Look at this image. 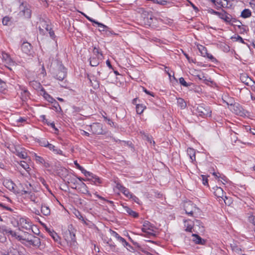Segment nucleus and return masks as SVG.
<instances>
[{
    "mask_svg": "<svg viewBox=\"0 0 255 255\" xmlns=\"http://www.w3.org/2000/svg\"><path fill=\"white\" fill-rule=\"evenodd\" d=\"M35 160L40 163L43 164L45 161L43 158L40 156L37 155L36 154H34Z\"/></svg>",
    "mask_w": 255,
    "mask_h": 255,
    "instance_id": "obj_42",
    "label": "nucleus"
},
{
    "mask_svg": "<svg viewBox=\"0 0 255 255\" xmlns=\"http://www.w3.org/2000/svg\"><path fill=\"white\" fill-rule=\"evenodd\" d=\"M2 58L7 64H10L13 62L9 55L4 52H2Z\"/></svg>",
    "mask_w": 255,
    "mask_h": 255,
    "instance_id": "obj_23",
    "label": "nucleus"
},
{
    "mask_svg": "<svg viewBox=\"0 0 255 255\" xmlns=\"http://www.w3.org/2000/svg\"><path fill=\"white\" fill-rule=\"evenodd\" d=\"M241 81L248 86H251L254 81L246 74H242L240 76Z\"/></svg>",
    "mask_w": 255,
    "mask_h": 255,
    "instance_id": "obj_9",
    "label": "nucleus"
},
{
    "mask_svg": "<svg viewBox=\"0 0 255 255\" xmlns=\"http://www.w3.org/2000/svg\"><path fill=\"white\" fill-rule=\"evenodd\" d=\"M111 234H112V235L114 237H115V238L118 239L120 237V236L119 235V234L116 233V232L114 231H112L111 230Z\"/></svg>",
    "mask_w": 255,
    "mask_h": 255,
    "instance_id": "obj_50",
    "label": "nucleus"
},
{
    "mask_svg": "<svg viewBox=\"0 0 255 255\" xmlns=\"http://www.w3.org/2000/svg\"><path fill=\"white\" fill-rule=\"evenodd\" d=\"M130 198H132V200L136 203L139 204V199L136 197V196L131 195V197H130Z\"/></svg>",
    "mask_w": 255,
    "mask_h": 255,
    "instance_id": "obj_49",
    "label": "nucleus"
},
{
    "mask_svg": "<svg viewBox=\"0 0 255 255\" xmlns=\"http://www.w3.org/2000/svg\"><path fill=\"white\" fill-rule=\"evenodd\" d=\"M20 165L26 171H28L27 169H29V165L24 161H21L20 162Z\"/></svg>",
    "mask_w": 255,
    "mask_h": 255,
    "instance_id": "obj_44",
    "label": "nucleus"
},
{
    "mask_svg": "<svg viewBox=\"0 0 255 255\" xmlns=\"http://www.w3.org/2000/svg\"><path fill=\"white\" fill-rule=\"evenodd\" d=\"M177 104L181 109H184L186 107V103L185 101L182 98L177 99Z\"/></svg>",
    "mask_w": 255,
    "mask_h": 255,
    "instance_id": "obj_34",
    "label": "nucleus"
},
{
    "mask_svg": "<svg viewBox=\"0 0 255 255\" xmlns=\"http://www.w3.org/2000/svg\"><path fill=\"white\" fill-rule=\"evenodd\" d=\"M86 18L93 23H96V22H97V21L95 20L94 19H92L88 16H86Z\"/></svg>",
    "mask_w": 255,
    "mask_h": 255,
    "instance_id": "obj_59",
    "label": "nucleus"
},
{
    "mask_svg": "<svg viewBox=\"0 0 255 255\" xmlns=\"http://www.w3.org/2000/svg\"><path fill=\"white\" fill-rule=\"evenodd\" d=\"M90 176H87L89 177V178H87V180L93 182L95 185H98L101 183V180L98 177L94 175L92 173H90Z\"/></svg>",
    "mask_w": 255,
    "mask_h": 255,
    "instance_id": "obj_14",
    "label": "nucleus"
},
{
    "mask_svg": "<svg viewBox=\"0 0 255 255\" xmlns=\"http://www.w3.org/2000/svg\"><path fill=\"white\" fill-rule=\"evenodd\" d=\"M66 72L64 68H60L56 75V78L59 81H62L66 77Z\"/></svg>",
    "mask_w": 255,
    "mask_h": 255,
    "instance_id": "obj_11",
    "label": "nucleus"
},
{
    "mask_svg": "<svg viewBox=\"0 0 255 255\" xmlns=\"http://www.w3.org/2000/svg\"><path fill=\"white\" fill-rule=\"evenodd\" d=\"M21 49L24 53L28 54L31 50V45L28 42H23L21 45Z\"/></svg>",
    "mask_w": 255,
    "mask_h": 255,
    "instance_id": "obj_13",
    "label": "nucleus"
},
{
    "mask_svg": "<svg viewBox=\"0 0 255 255\" xmlns=\"http://www.w3.org/2000/svg\"><path fill=\"white\" fill-rule=\"evenodd\" d=\"M0 206L2 207L4 209H5L7 210H8V211H11L12 210L10 208L6 207V206H4V205H3L1 203H0Z\"/></svg>",
    "mask_w": 255,
    "mask_h": 255,
    "instance_id": "obj_56",
    "label": "nucleus"
},
{
    "mask_svg": "<svg viewBox=\"0 0 255 255\" xmlns=\"http://www.w3.org/2000/svg\"><path fill=\"white\" fill-rule=\"evenodd\" d=\"M15 154L19 157L23 159H26L27 156L25 150L21 148H16L15 149Z\"/></svg>",
    "mask_w": 255,
    "mask_h": 255,
    "instance_id": "obj_12",
    "label": "nucleus"
},
{
    "mask_svg": "<svg viewBox=\"0 0 255 255\" xmlns=\"http://www.w3.org/2000/svg\"><path fill=\"white\" fill-rule=\"evenodd\" d=\"M106 63L108 65V66L110 68H112V65L111 64V63L110 62V61L109 60H107L106 61Z\"/></svg>",
    "mask_w": 255,
    "mask_h": 255,
    "instance_id": "obj_64",
    "label": "nucleus"
},
{
    "mask_svg": "<svg viewBox=\"0 0 255 255\" xmlns=\"http://www.w3.org/2000/svg\"><path fill=\"white\" fill-rule=\"evenodd\" d=\"M202 177L203 184L204 185H208V179L207 178V177H206V176L204 175H202Z\"/></svg>",
    "mask_w": 255,
    "mask_h": 255,
    "instance_id": "obj_48",
    "label": "nucleus"
},
{
    "mask_svg": "<svg viewBox=\"0 0 255 255\" xmlns=\"http://www.w3.org/2000/svg\"><path fill=\"white\" fill-rule=\"evenodd\" d=\"M41 242L40 240L38 237L33 236L31 239L29 241V244L35 247H39Z\"/></svg>",
    "mask_w": 255,
    "mask_h": 255,
    "instance_id": "obj_16",
    "label": "nucleus"
},
{
    "mask_svg": "<svg viewBox=\"0 0 255 255\" xmlns=\"http://www.w3.org/2000/svg\"><path fill=\"white\" fill-rule=\"evenodd\" d=\"M117 188L118 189H119L120 191H121V190L123 189V188H124V186L123 185H122L120 183H118L117 184V186H116Z\"/></svg>",
    "mask_w": 255,
    "mask_h": 255,
    "instance_id": "obj_60",
    "label": "nucleus"
},
{
    "mask_svg": "<svg viewBox=\"0 0 255 255\" xmlns=\"http://www.w3.org/2000/svg\"><path fill=\"white\" fill-rule=\"evenodd\" d=\"M5 84L0 79V92H2L5 89Z\"/></svg>",
    "mask_w": 255,
    "mask_h": 255,
    "instance_id": "obj_47",
    "label": "nucleus"
},
{
    "mask_svg": "<svg viewBox=\"0 0 255 255\" xmlns=\"http://www.w3.org/2000/svg\"><path fill=\"white\" fill-rule=\"evenodd\" d=\"M213 12L216 14L218 15L220 18L223 19L225 22L231 23L232 19V16L230 14L223 11L222 12H219L218 11H214Z\"/></svg>",
    "mask_w": 255,
    "mask_h": 255,
    "instance_id": "obj_8",
    "label": "nucleus"
},
{
    "mask_svg": "<svg viewBox=\"0 0 255 255\" xmlns=\"http://www.w3.org/2000/svg\"><path fill=\"white\" fill-rule=\"evenodd\" d=\"M21 90H22V92L21 93V98L23 101H25L28 98L29 93L28 92V91L25 88L21 89Z\"/></svg>",
    "mask_w": 255,
    "mask_h": 255,
    "instance_id": "obj_27",
    "label": "nucleus"
},
{
    "mask_svg": "<svg viewBox=\"0 0 255 255\" xmlns=\"http://www.w3.org/2000/svg\"><path fill=\"white\" fill-rule=\"evenodd\" d=\"M252 12L249 9H245L241 13V16L244 18H248L251 16Z\"/></svg>",
    "mask_w": 255,
    "mask_h": 255,
    "instance_id": "obj_31",
    "label": "nucleus"
},
{
    "mask_svg": "<svg viewBox=\"0 0 255 255\" xmlns=\"http://www.w3.org/2000/svg\"><path fill=\"white\" fill-rule=\"evenodd\" d=\"M66 240L67 242V244L70 247L74 248V249H75L77 247V243L76 240V238H75V235H73V238H71V239H69L68 237V236L67 235Z\"/></svg>",
    "mask_w": 255,
    "mask_h": 255,
    "instance_id": "obj_10",
    "label": "nucleus"
},
{
    "mask_svg": "<svg viewBox=\"0 0 255 255\" xmlns=\"http://www.w3.org/2000/svg\"><path fill=\"white\" fill-rule=\"evenodd\" d=\"M93 52L96 56V57L100 56V57L103 56L102 52L100 51L99 48H97L96 47L94 48Z\"/></svg>",
    "mask_w": 255,
    "mask_h": 255,
    "instance_id": "obj_41",
    "label": "nucleus"
},
{
    "mask_svg": "<svg viewBox=\"0 0 255 255\" xmlns=\"http://www.w3.org/2000/svg\"><path fill=\"white\" fill-rule=\"evenodd\" d=\"M197 47L201 55L204 57H206V54H207L206 48L201 45H197Z\"/></svg>",
    "mask_w": 255,
    "mask_h": 255,
    "instance_id": "obj_32",
    "label": "nucleus"
},
{
    "mask_svg": "<svg viewBox=\"0 0 255 255\" xmlns=\"http://www.w3.org/2000/svg\"><path fill=\"white\" fill-rule=\"evenodd\" d=\"M194 225H196L197 226H201L202 227H203V226L201 225V222L200 220H195L194 222Z\"/></svg>",
    "mask_w": 255,
    "mask_h": 255,
    "instance_id": "obj_52",
    "label": "nucleus"
},
{
    "mask_svg": "<svg viewBox=\"0 0 255 255\" xmlns=\"http://www.w3.org/2000/svg\"><path fill=\"white\" fill-rule=\"evenodd\" d=\"M76 230L73 227L72 225H70L68 227V234H69V238L71 239L73 238V235H75Z\"/></svg>",
    "mask_w": 255,
    "mask_h": 255,
    "instance_id": "obj_33",
    "label": "nucleus"
},
{
    "mask_svg": "<svg viewBox=\"0 0 255 255\" xmlns=\"http://www.w3.org/2000/svg\"><path fill=\"white\" fill-rule=\"evenodd\" d=\"M48 32L50 35V36L51 38H55V34H54V32L53 31L50 30Z\"/></svg>",
    "mask_w": 255,
    "mask_h": 255,
    "instance_id": "obj_57",
    "label": "nucleus"
},
{
    "mask_svg": "<svg viewBox=\"0 0 255 255\" xmlns=\"http://www.w3.org/2000/svg\"><path fill=\"white\" fill-rule=\"evenodd\" d=\"M214 190V194L218 198L220 199V201H221V199L224 201V203L226 205H229L230 202L227 201L228 198L225 195V193L224 192L223 189L220 187H216L213 188Z\"/></svg>",
    "mask_w": 255,
    "mask_h": 255,
    "instance_id": "obj_3",
    "label": "nucleus"
},
{
    "mask_svg": "<svg viewBox=\"0 0 255 255\" xmlns=\"http://www.w3.org/2000/svg\"><path fill=\"white\" fill-rule=\"evenodd\" d=\"M192 236L194 237L193 238V241L196 244H200V245H204L205 243V241L203 239H202L200 236L197 235V234H192Z\"/></svg>",
    "mask_w": 255,
    "mask_h": 255,
    "instance_id": "obj_17",
    "label": "nucleus"
},
{
    "mask_svg": "<svg viewBox=\"0 0 255 255\" xmlns=\"http://www.w3.org/2000/svg\"><path fill=\"white\" fill-rule=\"evenodd\" d=\"M143 91L146 93L148 95H150L152 96H153V95L152 93H151V92H150L149 91H147L145 88H143Z\"/></svg>",
    "mask_w": 255,
    "mask_h": 255,
    "instance_id": "obj_58",
    "label": "nucleus"
},
{
    "mask_svg": "<svg viewBox=\"0 0 255 255\" xmlns=\"http://www.w3.org/2000/svg\"><path fill=\"white\" fill-rule=\"evenodd\" d=\"M187 152L191 159V162H193L195 161L196 159L195 150L192 148H188L187 149Z\"/></svg>",
    "mask_w": 255,
    "mask_h": 255,
    "instance_id": "obj_18",
    "label": "nucleus"
},
{
    "mask_svg": "<svg viewBox=\"0 0 255 255\" xmlns=\"http://www.w3.org/2000/svg\"><path fill=\"white\" fill-rule=\"evenodd\" d=\"M197 114L202 118H206L211 116L212 111L210 108L204 105H199L196 109Z\"/></svg>",
    "mask_w": 255,
    "mask_h": 255,
    "instance_id": "obj_2",
    "label": "nucleus"
},
{
    "mask_svg": "<svg viewBox=\"0 0 255 255\" xmlns=\"http://www.w3.org/2000/svg\"><path fill=\"white\" fill-rule=\"evenodd\" d=\"M19 8L20 9V11L19 12V14L20 15H23L26 18H30L31 16V10L30 9L24 5L23 3H22L19 6Z\"/></svg>",
    "mask_w": 255,
    "mask_h": 255,
    "instance_id": "obj_6",
    "label": "nucleus"
},
{
    "mask_svg": "<svg viewBox=\"0 0 255 255\" xmlns=\"http://www.w3.org/2000/svg\"><path fill=\"white\" fill-rule=\"evenodd\" d=\"M32 237V235L26 232H24L23 235H20V237H18V238H19V241H25L28 243Z\"/></svg>",
    "mask_w": 255,
    "mask_h": 255,
    "instance_id": "obj_15",
    "label": "nucleus"
},
{
    "mask_svg": "<svg viewBox=\"0 0 255 255\" xmlns=\"http://www.w3.org/2000/svg\"><path fill=\"white\" fill-rule=\"evenodd\" d=\"M119 240L121 241L123 243H127L125 239L122 238V237L120 236L119 238L118 239Z\"/></svg>",
    "mask_w": 255,
    "mask_h": 255,
    "instance_id": "obj_62",
    "label": "nucleus"
},
{
    "mask_svg": "<svg viewBox=\"0 0 255 255\" xmlns=\"http://www.w3.org/2000/svg\"><path fill=\"white\" fill-rule=\"evenodd\" d=\"M47 146L48 147V148L50 149L53 150L54 151H55V150L56 149V147L52 144L48 143L47 144Z\"/></svg>",
    "mask_w": 255,
    "mask_h": 255,
    "instance_id": "obj_51",
    "label": "nucleus"
},
{
    "mask_svg": "<svg viewBox=\"0 0 255 255\" xmlns=\"http://www.w3.org/2000/svg\"><path fill=\"white\" fill-rule=\"evenodd\" d=\"M231 110L237 115L240 116H246L245 111L243 109L242 106L238 103H235L233 105L231 104Z\"/></svg>",
    "mask_w": 255,
    "mask_h": 255,
    "instance_id": "obj_5",
    "label": "nucleus"
},
{
    "mask_svg": "<svg viewBox=\"0 0 255 255\" xmlns=\"http://www.w3.org/2000/svg\"><path fill=\"white\" fill-rule=\"evenodd\" d=\"M74 163L75 165V166H76V167L78 169H79L82 172V173H83L85 175V176H90L91 175L90 172L89 171H87L83 167H82L81 165H80L78 163L77 160L74 161Z\"/></svg>",
    "mask_w": 255,
    "mask_h": 255,
    "instance_id": "obj_19",
    "label": "nucleus"
},
{
    "mask_svg": "<svg viewBox=\"0 0 255 255\" xmlns=\"http://www.w3.org/2000/svg\"><path fill=\"white\" fill-rule=\"evenodd\" d=\"M249 221L252 223L254 225H255V216L253 215L249 217Z\"/></svg>",
    "mask_w": 255,
    "mask_h": 255,
    "instance_id": "obj_46",
    "label": "nucleus"
},
{
    "mask_svg": "<svg viewBox=\"0 0 255 255\" xmlns=\"http://www.w3.org/2000/svg\"><path fill=\"white\" fill-rule=\"evenodd\" d=\"M46 230L48 232L49 235L51 236V237L55 241H58L59 240V236L57 234L55 233L54 231H51L49 228L46 227Z\"/></svg>",
    "mask_w": 255,
    "mask_h": 255,
    "instance_id": "obj_22",
    "label": "nucleus"
},
{
    "mask_svg": "<svg viewBox=\"0 0 255 255\" xmlns=\"http://www.w3.org/2000/svg\"><path fill=\"white\" fill-rule=\"evenodd\" d=\"M184 209L187 214L193 216L194 212L196 210V207L191 202H186L184 204Z\"/></svg>",
    "mask_w": 255,
    "mask_h": 255,
    "instance_id": "obj_7",
    "label": "nucleus"
},
{
    "mask_svg": "<svg viewBox=\"0 0 255 255\" xmlns=\"http://www.w3.org/2000/svg\"><path fill=\"white\" fill-rule=\"evenodd\" d=\"M100 56L91 58L90 59V64L92 66H97L100 63Z\"/></svg>",
    "mask_w": 255,
    "mask_h": 255,
    "instance_id": "obj_21",
    "label": "nucleus"
},
{
    "mask_svg": "<svg viewBox=\"0 0 255 255\" xmlns=\"http://www.w3.org/2000/svg\"><path fill=\"white\" fill-rule=\"evenodd\" d=\"M230 24L233 25H235L240 27L242 23L239 20H238L236 18L232 17V19L231 20Z\"/></svg>",
    "mask_w": 255,
    "mask_h": 255,
    "instance_id": "obj_40",
    "label": "nucleus"
},
{
    "mask_svg": "<svg viewBox=\"0 0 255 255\" xmlns=\"http://www.w3.org/2000/svg\"><path fill=\"white\" fill-rule=\"evenodd\" d=\"M188 221H185V227H186L185 231L187 232H192V230L193 227V225L192 224H189Z\"/></svg>",
    "mask_w": 255,
    "mask_h": 255,
    "instance_id": "obj_36",
    "label": "nucleus"
},
{
    "mask_svg": "<svg viewBox=\"0 0 255 255\" xmlns=\"http://www.w3.org/2000/svg\"><path fill=\"white\" fill-rule=\"evenodd\" d=\"M3 184L4 186L10 191L14 189L15 184L12 181L6 180L4 181Z\"/></svg>",
    "mask_w": 255,
    "mask_h": 255,
    "instance_id": "obj_20",
    "label": "nucleus"
},
{
    "mask_svg": "<svg viewBox=\"0 0 255 255\" xmlns=\"http://www.w3.org/2000/svg\"><path fill=\"white\" fill-rule=\"evenodd\" d=\"M6 232L10 235L12 237L19 241V238H18V237H20V235H18L15 232L11 230H6Z\"/></svg>",
    "mask_w": 255,
    "mask_h": 255,
    "instance_id": "obj_38",
    "label": "nucleus"
},
{
    "mask_svg": "<svg viewBox=\"0 0 255 255\" xmlns=\"http://www.w3.org/2000/svg\"><path fill=\"white\" fill-rule=\"evenodd\" d=\"M41 213L45 216H48L50 214V210L49 208L45 205H41Z\"/></svg>",
    "mask_w": 255,
    "mask_h": 255,
    "instance_id": "obj_25",
    "label": "nucleus"
},
{
    "mask_svg": "<svg viewBox=\"0 0 255 255\" xmlns=\"http://www.w3.org/2000/svg\"><path fill=\"white\" fill-rule=\"evenodd\" d=\"M88 79L94 88L96 89L99 87V83L94 77H89Z\"/></svg>",
    "mask_w": 255,
    "mask_h": 255,
    "instance_id": "obj_24",
    "label": "nucleus"
},
{
    "mask_svg": "<svg viewBox=\"0 0 255 255\" xmlns=\"http://www.w3.org/2000/svg\"><path fill=\"white\" fill-rule=\"evenodd\" d=\"M124 195H125L127 197H131V194L129 192L128 190L127 189L126 191L123 193Z\"/></svg>",
    "mask_w": 255,
    "mask_h": 255,
    "instance_id": "obj_54",
    "label": "nucleus"
},
{
    "mask_svg": "<svg viewBox=\"0 0 255 255\" xmlns=\"http://www.w3.org/2000/svg\"><path fill=\"white\" fill-rule=\"evenodd\" d=\"M17 224L19 230L23 229L26 230H30L31 229V223L28 219L20 218L17 221Z\"/></svg>",
    "mask_w": 255,
    "mask_h": 255,
    "instance_id": "obj_4",
    "label": "nucleus"
},
{
    "mask_svg": "<svg viewBox=\"0 0 255 255\" xmlns=\"http://www.w3.org/2000/svg\"><path fill=\"white\" fill-rule=\"evenodd\" d=\"M231 247L233 252L236 253L238 255L241 254V249L240 248L237 246L235 244H232Z\"/></svg>",
    "mask_w": 255,
    "mask_h": 255,
    "instance_id": "obj_39",
    "label": "nucleus"
},
{
    "mask_svg": "<svg viewBox=\"0 0 255 255\" xmlns=\"http://www.w3.org/2000/svg\"><path fill=\"white\" fill-rule=\"evenodd\" d=\"M179 83L181 85H183L184 87H188L190 86V85L187 83L184 80L183 77H181L179 78Z\"/></svg>",
    "mask_w": 255,
    "mask_h": 255,
    "instance_id": "obj_43",
    "label": "nucleus"
},
{
    "mask_svg": "<svg viewBox=\"0 0 255 255\" xmlns=\"http://www.w3.org/2000/svg\"><path fill=\"white\" fill-rule=\"evenodd\" d=\"M144 109H145V107L143 106L142 105L136 104V113L138 114H142V112H143Z\"/></svg>",
    "mask_w": 255,
    "mask_h": 255,
    "instance_id": "obj_37",
    "label": "nucleus"
},
{
    "mask_svg": "<svg viewBox=\"0 0 255 255\" xmlns=\"http://www.w3.org/2000/svg\"><path fill=\"white\" fill-rule=\"evenodd\" d=\"M10 18L8 17L5 16L2 19V23L4 25H7L9 22Z\"/></svg>",
    "mask_w": 255,
    "mask_h": 255,
    "instance_id": "obj_45",
    "label": "nucleus"
},
{
    "mask_svg": "<svg viewBox=\"0 0 255 255\" xmlns=\"http://www.w3.org/2000/svg\"><path fill=\"white\" fill-rule=\"evenodd\" d=\"M47 24L46 21L42 20L40 22V26H39V29L40 33L44 34V29L45 28L46 25Z\"/></svg>",
    "mask_w": 255,
    "mask_h": 255,
    "instance_id": "obj_35",
    "label": "nucleus"
},
{
    "mask_svg": "<svg viewBox=\"0 0 255 255\" xmlns=\"http://www.w3.org/2000/svg\"><path fill=\"white\" fill-rule=\"evenodd\" d=\"M206 56H207L209 59H210L212 61H214V60H215V58L213 57V56L208 53L207 54H206Z\"/></svg>",
    "mask_w": 255,
    "mask_h": 255,
    "instance_id": "obj_53",
    "label": "nucleus"
},
{
    "mask_svg": "<svg viewBox=\"0 0 255 255\" xmlns=\"http://www.w3.org/2000/svg\"><path fill=\"white\" fill-rule=\"evenodd\" d=\"M79 189H80V191L83 194H89V191L87 189V187L86 185L83 183L81 182L79 184Z\"/></svg>",
    "mask_w": 255,
    "mask_h": 255,
    "instance_id": "obj_29",
    "label": "nucleus"
},
{
    "mask_svg": "<svg viewBox=\"0 0 255 255\" xmlns=\"http://www.w3.org/2000/svg\"><path fill=\"white\" fill-rule=\"evenodd\" d=\"M95 24H96L98 25V26L99 27V30L100 31H107L109 28L107 26L103 24V23H100L98 21H97Z\"/></svg>",
    "mask_w": 255,
    "mask_h": 255,
    "instance_id": "obj_30",
    "label": "nucleus"
},
{
    "mask_svg": "<svg viewBox=\"0 0 255 255\" xmlns=\"http://www.w3.org/2000/svg\"><path fill=\"white\" fill-rule=\"evenodd\" d=\"M51 28L50 25H49L48 24H46L45 28L44 29V31H46V32H49L50 30H51Z\"/></svg>",
    "mask_w": 255,
    "mask_h": 255,
    "instance_id": "obj_55",
    "label": "nucleus"
},
{
    "mask_svg": "<svg viewBox=\"0 0 255 255\" xmlns=\"http://www.w3.org/2000/svg\"><path fill=\"white\" fill-rule=\"evenodd\" d=\"M92 129L94 130V132L95 134H99L101 133V125L99 124H94L92 126Z\"/></svg>",
    "mask_w": 255,
    "mask_h": 255,
    "instance_id": "obj_26",
    "label": "nucleus"
},
{
    "mask_svg": "<svg viewBox=\"0 0 255 255\" xmlns=\"http://www.w3.org/2000/svg\"><path fill=\"white\" fill-rule=\"evenodd\" d=\"M141 230L145 233L144 235H140L143 237L150 238L151 236L155 237L156 236V227L147 221L143 222Z\"/></svg>",
    "mask_w": 255,
    "mask_h": 255,
    "instance_id": "obj_1",
    "label": "nucleus"
},
{
    "mask_svg": "<svg viewBox=\"0 0 255 255\" xmlns=\"http://www.w3.org/2000/svg\"><path fill=\"white\" fill-rule=\"evenodd\" d=\"M54 151L57 154H62V151L60 149H57L56 148Z\"/></svg>",
    "mask_w": 255,
    "mask_h": 255,
    "instance_id": "obj_63",
    "label": "nucleus"
},
{
    "mask_svg": "<svg viewBox=\"0 0 255 255\" xmlns=\"http://www.w3.org/2000/svg\"><path fill=\"white\" fill-rule=\"evenodd\" d=\"M124 208L125 211L131 216L134 218L138 217V214L136 212L132 210L130 208H128V207H125Z\"/></svg>",
    "mask_w": 255,
    "mask_h": 255,
    "instance_id": "obj_28",
    "label": "nucleus"
},
{
    "mask_svg": "<svg viewBox=\"0 0 255 255\" xmlns=\"http://www.w3.org/2000/svg\"><path fill=\"white\" fill-rule=\"evenodd\" d=\"M237 40H239L241 42L244 43V40L243 39V38L239 35L237 37Z\"/></svg>",
    "mask_w": 255,
    "mask_h": 255,
    "instance_id": "obj_61",
    "label": "nucleus"
}]
</instances>
